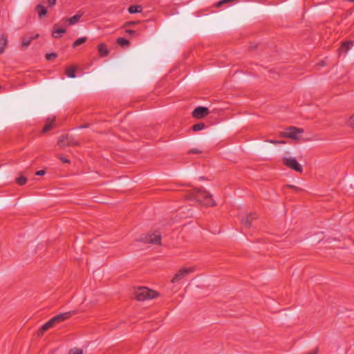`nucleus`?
Here are the masks:
<instances>
[{"mask_svg":"<svg viewBox=\"0 0 354 354\" xmlns=\"http://www.w3.org/2000/svg\"><path fill=\"white\" fill-rule=\"evenodd\" d=\"M209 111L207 107L198 106L192 112V116L196 119H201L207 116Z\"/></svg>","mask_w":354,"mask_h":354,"instance_id":"obj_9","label":"nucleus"},{"mask_svg":"<svg viewBox=\"0 0 354 354\" xmlns=\"http://www.w3.org/2000/svg\"><path fill=\"white\" fill-rule=\"evenodd\" d=\"M27 179L24 176H20L16 178V182L19 185H24L26 184Z\"/></svg>","mask_w":354,"mask_h":354,"instance_id":"obj_24","label":"nucleus"},{"mask_svg":"<svg viewBox=\"0 0 354 354\" xmlns=\"http://www.w3.org/2000/svg\"><path fill=\"white\" fill-rule=\"evenodd\" d=\"M189 153H199L201 151L197 149H192L189 151Z\"/></svg>","mask_w":354,"mask_h":354,"instance_id":"obj_32","label":"nucleus"},{"mask_svg":"<svg viewBox=\"0 0 354 354\" xmlns=\"http://www.w3.org/2000/svg\"><path fill=\"white\" fill-rule=\"evenodd\" d=\"M53 127V121L52 120L50 122L46 124L44 127L42 132L46 133V132L50 131V129H52Z\"/></svg>","mask_w":354,"mask_h":354,"instance_id":"obj_25","label":"nucleus"},{"mask_svg":"<svg viewBox=\"0 0 354 354\" xmlns=\"http://www.w3.org/2000/svg\"><path fill=\"white\" fill-rule=\"evenodd\" d=\"M303 133L302 129H298L294 127H290L286 129L281 133L283 137L292 138L294 140L299 139Z\"/></svg>","mask_w":354,"mask_h":354,"instance_id":"obj_6","label":"nucleus"},{"mask_svg":"<svg viewBox=\"0 0 354 354\" xmlns=\"http://www.w3.org/2000/svg\"><path fill=\"white\" fill-rule=\"evenodd\" d=\"M31 41L32 40L30 37H23L21 43L22 48H26L27 46H28Z\"/></svg>","mask_w":354,"mask_h":354,"instance_id":"obj_21","label":"nucleus"},{"mask_svg":"<svg viewBox=\"0 0 354 354\" xmlns=\"http://www.w3.org/2000/svg\"><path fill=\"white\" fill-rule=\"evenodd\" d=\"M8 39L5 35L0 37V54H2L7 46Z\"/></svg>","mask_w":354,"mask_h":354,"instance_id":"obj_13","label":"nucleus"},{"mask_svg":"<svg viewBox=\"0 0 354 354\" xmlns=\"http://www.w3.org/2000/svg\"><path fill=\"white\" fill-rule=\"evenodd\" d=\"M66 32V29L64 28H58L53 30L52 32V36L54 38H59L62 36V34Z\"/></svg>","mask_w":354,"mask_h":354,"instance_id":"obj_19","label":"nucleus"},{"mask_svg":"<svg viewBox=\"0 0 354 354\" xmlns=\"http://www.w3.org/2000/svg\"><path fill=\"white\" fill-rule=\"evenodd\" d=\"M136 298L139 301L154 299L158 296V292L149 289L147 287H139L134 292Z\"/></svg>","mask_w":354,"mask_h":354,"instance_id":"obj_4","label":"nucleus"},{"mask_svg":"<svg viewBox=\"0 0 354 354\" xmlns=\"http://www.w3.org/2000/svg\"><path fill=\"white\" fill-rule=\"evenodd\" d=\"M353 43L352 41H345L342 44V46L339 48V51L346 52L353 46Z\"/></svg>","mask_w":354,"mask_h":354,"instance_id":"obj_18","label":"nucleus"},{"mask_svg":"<svg viewBox=\"0 0 354 354\" xmlns=\"http://www.w3.org/2000/svg\"><path fill=\"white\" fill-rule=\"evenodd\" d=\"M81 17H82L81 14H77L71 18H64L62 19V21L64 23L67 22L68 24V25H74L80 21Z\"/></svg>","mask_w":354,"mask_h":354,"instance_id":"obj_12","label":"nucleus"},{"mask_svg":"<svg viewBox=\"0 0 354 354\" xmlns=\"http://www.w3.org/2000/svg\"><path fill=\"white\" fill-rule=\"evenodd\" d=\"M30 37L31 40L32 41V40L36 39H37L39 37V34H35V35H34L32 36H30Z\"/></svg>","mask_w":354,"mask_h":354,"instance_id":"obj_36","label":"nucleus"},{"mask_svg":"<svg viewBox=\"0 0 354 354\" xmlns=\"http://www.w3.org/2000/svg\"><path fill=\"white\" fill-rule=\"evenodd\" d=\"M187 196L189 200L196 201L205 206H214L216 205L212 195L203 189H192Z\"/></svg>","mask_w":354,"mask_h":354,"instance_id":"obj_1","label":"nucleus"},{"mask_svg":"<svg viewBox=\"0 0 354 354\" xmlns=\"http://www.w3.org/2000/svg\"><path fill=\"white\" fill-rule=\"evenodd\" d=\"M195 268L194 267H183L180 269L171 279V281L173 283H176L183 279H184L189 274L194 272Z\"/></svg>","mask_w":354,"mask_h":354,"instance_id":"obj_5","label":"nucleus"},{"mask_svg":"<svg viewBox=\"0 0 354 354\" xmlns=\"http://www.w3.org/2000/svg\"><path fill=\"white\" fill-rule=\"evenodd\" d=\"M75 313V311H69L60 313L53 318H51L48 322L45 323L37 331L38 336H42L44 333L48 330V329L55 326L57 324L62 322L68 319H69L72 315Z\"/></svg>","mask_w":354,"mask_h":354,"instance_id":"obj_2","label":"nucleus"},{"mask_svg":"<svg viewBox=\"0 0 354 354\" xmlns=\"http://www.w3.org/2000/svg\"><path fill=\"white\" fill-rule=\"evenodd\" d=\"M98 51L102 57H106L109 55V50L105 44H100L98 45Z\"/></svg>","mask_w":354,"mask_h":354,"instance_id":"obj_14","label":"nucleus"},{"mask_svg":"<svg viewBox=\"0 0 354 354\" xmlns=\"http://www.w3.org/2000/svg\"><path fill=\"white\" fill-rule=\"evenodd\" d=\"M76 68L73 66H69L66 69V75L70 78H75Z\"/></svg>","mask_w":354,"mask_h":354,"instance_id":"obj_17","label":"nucleus"},{"mask_svg":"<svg viewBox=\"0 0 354 354\" xmlns=\"http://www.w3.org/2000/svg\"><path fill=\"white\" fill-rule=\"evenodd\" d=\"M347 124L354 129V114L349 118L347 121Z\"/></svg>","mask_w":354,"mask_h":354,"instance_id":"obj_27","label":"nucleus"},{"mask_svg":"<svg viewBox=\"0 0 354 354\" xmlns=\"http://www.w3.org/2000/svg\"><path fill=\"white\" fill-rule=\"evenodd\" d=\"M35 174L37 176H43V175L45 174V171L44 170H39V171H37Z\"/></svg>","mask_w":354,"mask_h":354,"instance_id":"obj_35","label":"nucleus"},{"mask_svg":"<svg viewBox=\"0 0 354 354\" xmlns=\"http://www.w3.org/2000/svg\"><path fill=\"white\" fill-rule=\"evenodd\" d=\"M57 0H48V3L50 6H53L56 4Z\"/></svg>","mask_w":354,"mask_h":354,"instance_id":"obj_34","label":"nucleus"},{"mask_svg":"<svg viewBox=\"0 0 354 354\" xmlns=\"http://www.w3.org/2000/svg\"><path fill=\"white\" fill-rule=\"evenodd\" d=\"M68 354H83V351L80 348H74L69 351Z\"/></svg>","mask_w":354,"mask_h":354,"instance_id":"obj_26","label":"nucleus"},{"mask_svg":"<svg viewBox=\"0 0 354 354\" xmlns=\"http://www.w3.org/2000/svg\"><path fill=\"white\" fill-rule=\"evenodd\" d=\"M75 313V311H69L60 313L53 318H51L48 322L45 323L37 331L38 336H42L44 333L48 330V329L55 326L57 324L62 322L68 319H69L72 315Z\"/></svg>","mask_w":354,"mask_h":354,"instance_id":"obj_3","label":"nucleus"},{"mask_svg":"<svg viewBox=\"0 0 354 354\" xmlns=\"http://www.w3.org/2000/svg\"><path fill=\"white\" fill-rule=\"evenodd\" d=\"M125 32L127 33H128L129 35H138L136 30H133L127 29V30H126Z\"/></svg>","mask_w":354,"mask_h":354,"instance_id":"obj_30","label":"nucleus"},{"mask_svg":"<svg viewBox=\"0 0 354 354\" xmlns=\"http://www.w3.org/2000/svg\"><path fill=\"white\" fill-rule=\"evenodd\" d=\"M267 142L272 143V144H274V145L284 143L283 141H279V140H267Z\"/></svg>","mask_w":354,"mask_h":354,"instance_id":"obj_29","label":"nucleus"},{"mask_svg":"<svg viewBox=\"0 0 354 354\" xmlns=\"http://www.w3.org/2000/svg\"><path fill=\"white\" fill-rule=\"evenodd\" d=\"M117 44L121 47H128L129 46V40L123 37L118 38Z\"/></svg>","mask_w":354,"mask_h":354,"instance_id":"obj_20","label":"nucleus"},{"mask_svg":"<svg viewBox=\"0 0 354 354\" xmlns=\"http://www.w3.org/2000/svg\"><path fill=\"white\" fill-rule=\"evenodd\" d=\"M56 57H57V55L54 53H48L46 55V58L48 61L54 59L55 58H56Z\"/></svg>","mask_w":354,"mask_h":354,"instance_id":"obj_28","label":"nucleus"},{"mask_svg":"<svg viewBox=\"0 0 354 354\" xmlns=\"http://www.w3.org/2000/svg\"><path fill=\"white\" fill-rule=\"evenodd\" d=\"M86 40V37H80L79 39H77V40H75L73 44V48L84 43Z\"/></svg>","mask_w":354,"mask_h":354,"instance_id":"obj_23","label":"nucleus"},{"mask_svg":"<svg viewBox=\"0 0 354 354\" xmlns=\"http://www.w3.org/2000/svg\"><path fill=\"white\" fill-rule=\"evenodd\" d=\"M205 124L203 123V122H201V123H198V124H194L192 127V129L194 131H198L203 130V129H205Z\"/></svg>","mask_w":354,"mask_h":354,"instance_id":"obj_22","label":"nucleus"},{"mask_svg":"<svg viewBox=\"0 0 354 354\" xmlns=\"http://www.w3.org/2000/svg\"><path fill=\"white\" fill-rule=\"evenodd\" d=\"M35 10L37 12L39 18L45 16L47 12L46 8L41 4H38L35 8Z\"/></svg>","mask_w":354,"mask_h":354,"instance_id":"obj_15","label":"nucleus"},{"mask_svg":"<svg viewBox=\"0 0 354 354\" xmlns=\"http://www.w3.org/2000/svg\"><path fill=\"white\" fill-rule=\"evenodd\" d=\"M137 21H129V22H127L124 24V26L127 27V26H134L136 24H137Z\"/></svg>","mask_w":354,"mask_h":354,"instance_id":"obj_31","label":"nucleus"},{"mask_svg":"<svg viewBox=\"0 0 354 354\" xmlns=\"http://www.w3.org/2000/svg\"><path fill=\"white\" fill-rule=\"evenodd\" d=\"M283 163L288 167L296 171L301 173L303 171V168L301 165L297 162L295 158L292 157H283Z\"/></svg>","mask_w":354,"mask_h":354,"instance_id":"obj_7","label":"nucleus"},{"mask_svg":"<svg viewBox=\"0 0 354 354\" xmlns=\"http://www.w3.org/2000/svg\"><path fill=\"white\" fill-rule=\"evenodd\" d=\"M72 142L69 139V136L68 135H63L59 138L58 141V145L60 147H65L68 145H71Z\"/></svg>","mask_w":354,"mask_h":354,"instance_id":"obj_11","label":"nucleus"},{"mask_svg":"<svg viewBox=\"0 0 354 354\" xmlns=\"http://www.w3.org/2000/svg\"><path fill=\"white\" fill-rule=\"evenodd\" d=\"M142 10V6L138 5L131 6L128 8V11L131 14L140 13Z\"/></svg>","mask_w":354,"mask_h":354,"instance_id":"obj_16","label":"nucleus"},{"mask_svg":"<svg viewBox=\"0 0 354 354\" xmlns=\"http://www.w3.org/2000/svg\"><path fill=\"white\" fill-rule=\"evenodd\" d=\"M60 159V160L64 163H68L69 162V160L67 159L65 157H63V156H59V158Z\"/></svg>","mask_w":354,"mask_h":354,"instance_id":"obj_33","label":"nucleus"},{"mask_svg":"<svg viewBox=\"0 0 354 354\" xmlns=\"http://www.w3.org/2000/svg\"><path fill=\"white\" fill-rule=\"evenodd\" d=\"M141 241L145 243L160 245L161 244V236L159 233L154 232L145 234L141 238Z\"/></svg>","mask_w":354,"mask_h":354,"instance_id":"obj_8","label":"nucleus"},{"mask_svg":"<svg viewBox=\"0 0 354 354\" xmlns=\"http://www.w3.org/2000/svg\"><path fill=\"white\" fill-rule=\"evenodd\" d=\"M257 219L255 214H250L242 219L241 223L246 228H250L252 226V222Z\"/></svg>","mask_w":354,"mask_h":354,"instance_id":"obj_10","label":"nucleus"}]
</instances>
